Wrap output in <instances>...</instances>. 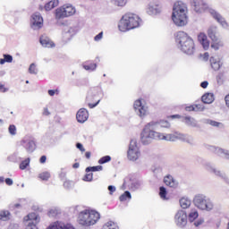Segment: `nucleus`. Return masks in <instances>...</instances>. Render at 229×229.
<instances>
[{
	"label": "nucleus",
	"mask_w": 229,
	"mask_h": 229,
	"mask_svg": "<svg viewBox=\"0 0 229 229\" xmlns=\"http://www.w3.org/2000/svg\"><path fill=\"white\" fill-rule=\"evenodd\" d=\"M180 206L182 208H189V207H191V199L187 198H182L180 199Z\"/></svg>",
	"instance_id": "nucleus-32"
},
{
	"label": "nucleus",
	"mask_w": 229,
	"mask_h": 229,
	"mask_svg": "<svg viewBox=\"0 0 229 229\" xmlns=\"http://www.w3.org/2000/svg\"><path fill=\"white\" fill-rule=\"evenodd\" d=\"M100 215L95 210H84L79 214L78 221L82 226H92L100 219Z\"/></svg>",
	"instance_id": "nucleus-6"
},
{
	"label": "nucleus",
	"mask_w": 229,
	"mask_h": 229,
	"mask_svg": "<svg viewBox=\"0 0 229 229\" xmlns=\"http://www.w3.org/2000/svg\"><path fill=\"white\" fill-rule=\"evenodd\" d=\"M140 157V149L137 145V140H131L129 144V148L127 151V158L131 162H135L139 160Z\"/></svg>",
	"instance_id": "nucleus-9"
},
{
	"label": "nucleus",
	"mask_w": 229,
	"mask_h": 229,
	"mask_svg": "<svg viewBox=\"0 0 229 229\" xmlns=\"http://www.w3.org/2000/svg\"><path fill=\"white\" fill-rule=\"evenodd\" d=\"M210 151H214L216 155H218V157H225L227 160H229V150H225L219 147H214L210 146L209 147Z\"/></svg>",
	"instance_id": "nucleus-20"
},
{
	"label": "nucleus",
	"mask_w": 229,
	"mask_h": 229,
	"mask_svg": "<svg viewBox=\"0 0 229 229\" xmlns=\"http://www.w3.org/2000/svg\"><path fill=\"white\" fill-rule=\"evenodd\" d=\"M56 92H58V89L55 90V89H49L48 90V95L53 97L55 96V94H56Z\"/></svg>",
	"instance_id": "nucleus-61"
},
{
	"label": "nucleus",
	"mask_w": 229,
	"mask_h": 229,
	"mask_svg": "<svg viewBox=\"0 0 229 229\" xmlns=\"http://www.w3.org/2000/svg\"><path fill=\"white\" fill-rule=\"evenodd\" d=\"M200 87H201L202 89H207V87H208V81H202V82L200 83Z\"/></svg>",
	"instance_id": "nucleus-59"
},
{
	"label": "nucleus",
	"mask_w": 229,
	"mask_h": 229,
	"mask_svg": "<svg viewBox=\"0 0 229 229\" xmlns=\"http://www.w3.org/2000/svg\"><path fill=\"white\" fill-rule=\"evenodd\" d=\"M46 160H47V157L46 156H42L39 159L40 164H46Z\"/></svg>",
	"instance_id": "nucleus-62"
},
{
	"label": "nucleus",
	"mask_w": 229,
	"mask_h": 229,
	"mask_svg": "<svg viewBox=\"0 0 229 229\" xmlns=\"http://www.w3.org/2000/svg\"><path fill=\"white\" fill-rule=\"evenodd\" d=\"M148 15H160L162 13V4L158 1L149 2L147 7Z\"/></svg>",
	"instance_id": "nucleus-10"
},
{
	"label": "nucleus",
	"mask_w": 229,
	"mask_h": 229,
	"mask_svg": "<svg viewBox=\"0 0 229 229\" xmlns=\"http://www.w3.org/2000/svg\"><path fill=\"white\" fill-rule=\"evenodd\" d=\"M92 178H93V174L89 173L84 176L83 180L84 182H92Z\"/></svg>",
	"instance_id": "nucleus-51"
},
{
	"label": "nucleus",
	"mask_w": 229,
	"mask_h": 229,
	"mask_svg": "<svg viewBox=\"0 0 229 229\" xmlns=\"http://www.w3.org/2000/svg\"><path fill=\"white\" fill-rule=\"evenodd\" d=\"M225 101L226 106L229 108V95L225 96Z\"/></svg>",
	"instance_id": "nucleus-64"
},
{
	"label": "nucleus",
	"mask_w": 229,
	"mask_h": 229,
	"mask_svg": "<svg viewBox=\"0 0 229 229\" xmlns=\"http://www.w3.org/2000/svg\"><path fill=\"white\" fill-rule=\"evenodd\" d=\"M65 17H68L65 9L64 7L57 8L55 10V19H65Z\"/></svg>",
	"instance_id": "nucleus-28"
},
{
	"label": "nucleus",
	"mask_w": 229,
	"mask_h": 229,
	"mask_svg": "<svg viewBox=\"0 0 229 229\" xmlns=\"http://www.w3.org/2000/svg\"><path fill=\"white\" fill-rule=\"evenodd\" d=\"M9 133L11 135H15L17 133V128L15 127V125L9 126Z\"/></svg>",
	"instance_id": "nucleus-50"
},
{
	"label": "nucleus",
	"mask_w": 229,
	"mask_h": 229,
	"mask_svg": "<svg viewBox=\"0 0 229 229\" xmlns=\"http://www.w3.org/2000/svg\"><path fill=\"white\" fill-rule=\"evenodd\" d=\"M28 165H30V157L21 161V163L20 164V169L24 171V169H26L28 167Z\"/></svg>",
	"instance_id": "nucleus-44"
},
{
	"label": "nucleus",
	"mask_w": 229,
	"mask_h": 229,
	"mask_svg": "<svg viewBox=\"0 0 229 229\" xmlns=\"http://www.w3.org/2000/svg\"><path fill=\"white\" fill-rule=\"evenodd\" d=\"M63 8L64 9V12L67 17H71V15H74L76 12V9H74L72 5H64Z\"/></svg>",
	"instance_id": "nucleus-30"
},
{
	"label": "nucleus",
	"mask_w": 229,
	"mask_h": 229,
	"mask_svg": "<svg viewBox=\"0 0 229 229\" xmlns=\"http://www.w3.org/2000/svg\"><path fill=\"white\" fill-rule=\"evenodd\" d=\"M102 90L99 87L91 88L88 91V96L86 97V101L88 103V106L89 108H96L98 105L101 102V98H99L95 104H92V101H95V99H98L101 94Z\"/></svg>",
	"instance_id": "nucleus-8"
},
{
	"label": "nucleus",
	"mask_w": 229,
	"mask_h": 229,
	"mask_svg": "<svg viewBox=\"0 0 229 229\" xmlns=\"http://www.w3.org/2000/svg\"><path fill=\"white\" fill-rule=\"evenodd\" d=\"M140 187H142V182L140 181H136L131 183V191H139V189H140Z\"/></svg>",
	"instance_id": "nucleus-39"
},
{
	"label": "nucleus",
	"mask_w": 229,
	"mask_h": 229,
	"mask_svg": "<svg viewBox=\"0 0 229 229\" xmlns=\"http://www.w3.org/2000/svg\"><path fill=\"white\" fill-rule=\"evenodd\" d=\"M0 219H3V221H8V219H10V211H2L0 214Z\"/></svg>",
	"instance_id": "nucleus-41"
},
{
	"label": "nucleus",
	"mask_w": 229,
	"mask_h": 229,
	"mask_svg": "<svg viewBox=\"0 0 229 229\" xmlns=\"http://www.w3.org/2000/svg\"><path fill=\"white\" fill-rule=\"evenodd\" d=\"M175 42L178 49H180L185 55H194L196 47L194 40L184 31H178L175 35Z\"/></svg>",
	"instance_id": "nucleus-2"
},
{
	"label": "nucleus",
	"mask_w": 229,
	"mask_h": 229,
	"mask_svg": "<svg viewBox=\"0 0 229 229\" xmlns=\"http://www.w3.org/2000/svg\"><path fill=\"white\" fill-rule=\"evenodd\" d=\"M159 196L161 199L167 200V190L165 189V187H159Z\"/></svg>",
	"instance_id": "nucleus-34"
},
{
	"label": "nucleus",
	"mask_w": 229,
	"mask_h": 229,
	"mask_svg": "<svg viewBox=\"0 0 229 229\" xmlns=\"http://www.w3.org/2000/svg\"><path fill=\"white\" fill-rule=\"evenodd\" d=\"M209 13L210 15H212L213 19H215V21L222 26V28H224L225 30H228L229 25L228 22H226L225 17H223L219 13H217L214 9H210Z\"/></svg>",
	"instance_id": "nucleus-16"
},
{
	"label": "nucleus",
	"mask_w": 229,
	"mask_h": 229,
	"mask_svg": "<svg viewBox=\"0 0 229 229\" xmlns=\"http://www.w3.org/2000/svg\"><path fill=\"white\" fill-rule=\"evenodd\" d=\"M211 47L212 49H215V51H218L219 47H223V43L219 39L218 41H213Z\"/></svg>",
	"instance_id": "nucleus-40"
},
{
	"label": "nucleus",
	"mask_w": 229,
	"mask_h": 229,
	"mask_svg": "<svg viewBox=\"0 0 229 229\" xmlns=\"http://www.w3.org/2000/svg\"><path fill=\"white\" fill-rule=\"evenodd\" d=\"M193 204L199 210H206V212L214 210V201L205 194L195 195L193 198Z\"/></svg>",
	"instance_id": "nucleus-7"
},
{
	"label": "nucleus",
	"mask_w": 229,
	"mask_h": 229,
	"mask_svg": "<svg viewBox=\"0 0 229 229\" xmlns=\"http://www.w3.org/2000/svg\"><path fill=\"white\" fill-rule=\"evenodd\" d=\"M39 178L45 182H47L49 180V178H51V174H49L48 172H44L39 174Z\"/></svg>",
	"instance_id": "nucleus-42"
},
{
	"label": "nucleus",
	"mask_w": 229,
	"mask_h": 229,
	"mask_svg": "<svg viewBox=\"0 0 229 229\" xmlns=\"http://www.w3.org/2000/svg\"><path fill=\"white\" fill-rule=\"evenodd\" d=\"M120 201H126V199H131V193L129 191H126L119 198Z\"/></svg>",
	"instance_id": "nucleus-38"
},
{
	"label": "nucleus",
	"mask_w": 229,
	"mask_h": 229,
	"mask_svg": "<svg viewBox=\"0 0 229 229\" xmlns=\"http://www.w3.org/2000/svg\"><path fill=\"white\" fill-rule=\"evenodd\" d=\"M202 123H204V124H210L211 126H215L216 128H219V126H223V123L216 121L210 120V119H203Z\"/></svg>",
	"instance_id": "nucleus-31"
},
{
	"label": "nucleus",
	"mask_w": 229,
	"mask_h": 229,
	"mask_svg": "<svg viewBox=\"0 0 229 229\" xmlns=\"http://www.w3.org/2000/svg\"><path fill=\"white\" fill-rule=\"evenodd\" d=\"M140 26V17L134 13H126L122 17L118 24L120 31H130Z\"/></svg>",
	"instance_id": "nucleus-4"
},
{
	"label": "nucleus",
	"mask_w": 229,
	"mask_h": 229,
	"mask_svg": "<svg viewBox=\"0 0 229 229\" xmlns=\"http://www.w3.org/2000/svg\"><path fill=\"white\" fill-rule=\"evenodd\" d=\"M134 110L139 115V117H146V114H148V107L146 106L142 105V100L138 99L134 102L133 105Z\"/></svg>",
	"instance_id": "nucleus-14"
},
{
	"label": "nucleus",
	"mask_w": 229,
	"mask_h": 229,
	"mask_svg": "<svg viewBox=\"0 0 229 229\" xmlns=\"http://www.w3.org/2000/svg\"><path fill=\"white\" fill-rule=\"evenodd\" d=\"M184 123L187 126H191V128H196V126H198V121L191 116H185Z\"/></svg>",
	"instance_id": "nucleus-26"
},
{
	"label": "nucleus",
	"mask_w": 229,
	"mask_h": 229,
	"mask_svg": "<svg viewBox=\"0 0 229 229\" xmlns=\"http://www.w3.org/2000/svg\"><path fill=\"white\" fill-rule=\"evenodd\" d=\"M209 62H210V65L214 71H219V69H221L222 64H221V61L219 60V58H216V57L212 56V57H210Z\"/></svg>",
	"instance_id": "nucleus-23"
},
{
	"label": "nucleus",
	"mask_w": 229,
	"mask_h": 229,
	"mask_svg": "<svg viewBox=\"0 0 229 229\" xmlns=\"http://www.w3.org/2000/svg\"><path fill=\"white\" fill-rule=\"evenodd\" d=\"M208 37L212 40V42L219 41V29H217V26L211 25L208 29Z\"/></svg>",
	"instance_id": "nucleus-17"
},
{
	"label": "nucleus",
	"mask_w": 229,
	"mask_h": 229,
	"mask_svg": "<svg viewBox=\"0 0 229 229\" xmlns=\"http://www.w3.org/2000/svg\"><path fill=\"white\" fill-rule=\"evenodd\" d=\"M198 40L199 44H201L203 49L207 50L208 47H210V41H208V38L207 37V34L200 32L198 35Z\"/></svg>",
	"instance_id": "nucleus-19"
},
{
	"label": "nucleus",
	"mask_w": 229,
	"mask_h": 229,
	"mask_svg": "<svg viewBox=\"0 0 229 229\" xmlns=\"http://www.w3.org/2000/svg\"><path fill=\"white\" fill-rule=\"evenodd\" d=\"M44 26V19L39 13H35L31 15L30 27L32 30H40Z\"/></svg>",
	"instance_id": "nucleus-11"
},
{
	"label": "nucleus",
	"mask_w": 229,
	"mask_h": 229,
	"mask_svg": "<svg viewBox=\"0 0 229 229\" xmlns=\"http://www.w3.org/2000/svg\"><path fill=\"white\" fill-rule=\"evenodd\" d=\"M190 3L196 13H201L208 8V4L204 0H191Z\"/></svg>",
	"instance_id": "nucleus-12"
},
{
	"label": "nucleus",
	"mask_w": 229,
	"mask_h": 229,
	"mask_svg": "<svg viewBox=\"0 0 229 229\" xmlns=\"http://www.w3.org/2000/svg\"><path fill=\"white\" fill-rule=\"evenodd\" d=\"M59 1L58 0H52L45 4L46 12H50L53 8H56L58 6Z\"/></svg>",
	"instance_id": "nucleus-27"
},
{
	"label": "nucleus",
	"mask_w": 229,
	"mask_h": 229,
	"mask_svg": "<svg viewBox=\"0 0 229 229\" xmlns=\"http://www.w3.org/2000/svg\"><path fill=\"white\" fill-rule=\"evenodd\" d=\"M13 62V56L10 54H4V58L0 59V65H4V64H12Z\"/></svg>",
	"instance_id": "nucleus-29"
},
{
	"label": "nucleus",
	"mask_w": 229,
	"mask_h": 229,
	"mask_svg": "<svg viewBox=\"0 0 229 229\" xmlns=\"http://www.w3.org/2000/svg\"><path fill=\"white\" fill-rule=\"evenodd\" d=\"M103 229H119V226L115 223L109 221L103 225Z\"/></svg>",
	"instance_id": "nucleus-37"
},
{
	"label": "nucleus",
	"mask_w": 229,
	"mask_h": 229,
	"mask_svg": "<svg viewBox=\"0 0 229 229\" xmlns=\"http://www.w3.org/2000/svg\"><path fill=\"white\" fill-rule=\"evenodd\" d=\"M83 67L86 71H96L98 64H84Z\"/></svg>",
	"instance_id": "nucleus-46"
},
{
	"label": "nucleus",
	"mask_w": 229,
	"mask_h": 229,
	"mask_svg": "<svg viewBox=\"0 0 229 229\" xmlns=\"http://www.w3.org/2000/svg\"><path fill=\"white\" fill-rule=\"evenodd\" d=\"M96 171H103L102 165L89 166L86 168V173H96Z\"/></svg>",
	"instance_id": "nucleus-35"
},
{
	"label": "nucleus",
	"mask_w": 229,
	"mask_h": 229,
	"mask_svg": "<svg viewBox=\"0 0 229 229\" xmlns=\"http://www.w3.org/2000/svg\"><path fill=\"white\" fill-rule=\"evenodd\" d=\"M5 183L6 185H13V180H12L11 178H6Z\"/></svg>",
	"instance_id": "nucleus-60"
},
{
	"label": "nucleus",
	"mask_w": 229,
	"mask_h": 229,
	"mask_svg": "<svg viewBox=\"0 0 229 229\" xmlns=\"http://www.w3.org/2000/svg\"><path fill=\"white\" fill-rule=\"evenodd\" d=\"M39 42L43 47H55V43L46 35L39 38Z\"/></svg>",
	"instance_id": "nucleus-21"
},
{
	"label": "nucleus",
	"mask_w": 229,
	"mask_h": 229,
	"mask_svg": "<svg viewBox=\"0 0 229 229\" xmlns=\"http://www.w3.org/2000/svg\"><path fill=\"white\" fill-rule=\"evenodd\" d=\"M78 123H83L89 119V111L86 108H81L76 114Z\"/></svg>",
	"instance_id": "nucleus-18"
},
{
	"label": "nucleus",
	"mask_w": 229,
	"mask_h": 229,
	"mask_svg": "<svg viewBox=\"0 0 229 229\" xmlns=\"http://www.w3.org/2000/svg\"><path fill=\"white\" fill-rule=\"evenodd\" d=\"M202 103L205 105H210L211 103H214V94L212 93H206L201 98Z\"/></svg>",
	"instance_id": "nucleus-25"
},
{
	"label": "nucleus",
	"mask_w": 229,
	"mask_h": 229,
	"mask_svg": "<svg viewBox=\"0 0 229 229\" xmlns=\"http://www.w3.org/2000/svg\"><path fill=\"white\" fill-rule=\"evenodd\" d=\"M175 224L180 228H183L187 225V213L184 210H179L174 216Z\"/></svg>",
	"instance_id": "nucleus-15"
},
{
	"label": "nucleus",
	"mask_w": 229,
	"mask_h": 229,
	"mask_svg": "<svg viewBox=\"0 0 229 229\" xmlns=\"http://www.w3.org/2000/svg\"><path fill=\"white\" fill-rule=\"evenodd\" d=\"M58 214H60V210H58L56 208H52L48 210L47 216L49 217H56Z\"/></svg>",
	"instance_id": "nucleus-36"
},
{
	"label": "nucleus",
	"mask_w": 229,
	"mask_h": 229,
	"mask_svg": "<svg viewBox=\"0 0 229 229\" xmlns=\"http://www.w3.org/2000/svg\"><path fill=\"white\" fill-rule=\"evenodd\" d=\"M187 5L182 2H177L174 4L172 21L176 26H185L187 24Z\"/></svg>",
	"instance_id": "nucleus-5"
},
{
	"label": "nucleus",
	"mask_w": 229,
	"mask_h": 229,
	"mask_svg": "<svg viewBox=\"0 0 229 229\" xmlns=\"http://www.w3.org/2000/svg\"><path fill=\"white\" fill-rule=\"evenodd\" d=\"M29 72L30 74H38V70H37V65L35 63H32L29 67Z\"/></svg>",
	"instance_id": "nucleus-43"
},
{
	"label": "nucleus",
	"mask_w": 229,
	"mask_h": 229,
	"mask_svg": "<svg viewBox=\"0 0 229 229\" xmlns=\"http://www.w3.org/2000/svg\"><path fill=\"white\" fill-rule=\"evenodd\" d=\"M21 145L26 149L28 153H33L37 148V144H35V140L30 137H25Z\"/></svg>",
	"instance_id": "nucleus-13"
},
{
	"label": "nucleus",
	"mask_w": 229,
	"mask_h": 229,
	"mask_svg": "<svg viewBox=\"0 0 229 229\" xmlns=\"http://www.w3.org/2000/svg\"><path fill=\"white\" fill-rule=\"evenodd\" d=\"M0 92H8V88H5L4 85L0 83Z\"/></svg>",
	"instance_id": "nucleus-58"
},
{
	"label": "nucleus",
	"mask_w": 229,
	"mask_h": 229,
	"mask_svg": "<svg viewBox=\"0 0 229 229\" xmlns=\"http://www.w3.org/2000/svg\"><path fill=\"white\" fill-rule=\"evenodd\" d=\"M164 183L168 187H172L173 189H176L178 187V182L173 178V175H166L164 178Z\"/></svg>",
	"instance_id": "nucleus-22"
},
{
	"label": "nucleus",
	"mask_w": 229,
	"mask_h": 229,
	"mask_svg": "<svg viewBox=\"0 0 229 229\" xmlns=\"http://www.w3.org/2000/svg\"><path fill=\"white\" fill-rule=\"evenodd\" d=\"M110 160H112L110 156H105L98 160V164H106L107 162H110Z\"/></svg>",
	"instance_id": "nucleus-48"
},
{
	"label": "nucleus",
	"mask_w": 229,
	"mask_h": 229,
	"mask_svg": "<svg viewBox=\"0 0 229 229\" xmlns=\"http://www.w3.org/2000/svg\"><path fill=\"white\" fill-rule=\"evenodd\" d=\"M64 189H72V182L70 181H65L64 182Z\"/></svg>",
	"instance_id": "nucleus-52"
},
{
	"label": "nucleus",
	"mask_w": 229,
	"mask_h": 229,
	"mask_svg": "<svg viewBox=\"0 0 229 229\" xmlns=\"http://www.w3.org/2000/svg\"><path fill=\"white\" fill-rule=\"evenodd\" d=\"M216 81L219 85H223V81H225V73L219 72L216 76Z\"/></svg>",
	"instance_id": "nucleus-47"
},
{
	"label": "nucleus",
	"mask_w": 229,
	"mask_h": 229,
	"mask_svg": "<svg viewBox=\"0 0 229 229\" xmlns=\"http://www.w3.org/2000/svg\"><path fill=\"white\" fill-rule=\"evenodd\" d=\"M156 138L154 140H167L168 142H176V140H181V142H186L190 146H196V141L194 137L189 134L175 131L174 133H155Z\"/></svg>",
	"instance_id": "nucleus-3"
},
{
	"label": "nucleus",
	"mask_w": 229,
	"mask_h": 229,
	"mask_svg": "<svg viewBox=\"0 0 229 229\" xmlns=\"http://www.w3.org/2000/svg\"><path fill=\"white\" fill-rule=\"evenodd\" d=\"M107 190L109 191L110 196H112V194H114V192H115V191H116L115 186H114V185H109L107 187Z\"/></svg>",
	"instance_id": "nucleus-53"
},
{
	"label": "nucleus",
	"mask_w": 229,
	"mask_h": 229,
	"mask_svg": "<svg viewBox=\"0 0 229 229\" xmlns=\"http://www.w3.org/2000/svg\"><path fill=\"white\" fill-rule=\"evenodd\" d=\"M111 3H113L114 6H124L126 0H111Z\"/></svg>",
	"instance_id": "nucleus-45"
},
{
	"label": "nucleus",
	"mask_w": 229,
	"mask_h": 229,
	"mask_svg": "<svg viewBox=\"0 0 229 229\" xmlns=\"http://www.w3.org/2000/svg\"><path fill=\"white\" fill-rule=\"evenodd\" d=\"M51 113H49V110L47 109V107L44 108V112H43V115H49Z\"/></svg>",
	"instance_id": "nucleus-63"
},
{
	"label": "nucleus",
	"mask_w": 229,
	"mask_h": 229,
	"mask_svg": "<svg viewBox=\"0 0 229 229\" xmlns=\"http://www.w3.org/2000/svg\"><path fill=\"white\" fill-rule=\"evenodd\" d=\"M101 38H103V32H100L97 36H95L94 40L96 42H99V40H101Z\"/></svg>",
	"instance_id": "nucleus-56"
},
{
	"label": "nucleus",
	"mask_w": 229,
	"mask_h": 229,
	"mask_svg": "<svg viewBox=\"0 0 229 229\" xmlns=\"http://www.w3.org/2000/svg\"><path fill=\"white\" fill-rule=\"evenodd\" d=\"M160 128H171V123L167 120L152 121L145 125L141 133L140 140L144 146H148L153 142L154 139H157L155 133H162L157 131Z\"/></svg>",
	"instance_id": "nucleus-1"
},
{
	"label": "nucleus",
	"mask_w": 229,
	"mask_h": 229,
	"mask_svg": "<svg viewBox=\"0 0 229 229\" xmlns=\"http://www.w3.org/2000/svg\"><path fill=\"white\" fill-rule=\"evenodd\" d=\"M195 106V112H203V110H205V106H203L202 104H196L194 105Z\"/></svg>",
	"instance_id": "nucleus-49"
},
{
	"label": "nucleus",
	"mask_w": 229,
	"mask_h": 229,
	"mask_svg": "<svg viewBox=\"0 0 229 229\" xmlns=\"http://www.w3.org/2000/svg\"><path fill=\"white\" fill-rule=\"evenodd\" d=\"M74 35H76V30H74V28L72 27L64 28V37L67 38L68 40H71V38H72Z\"/></svg>",
	"instance_id": "nucleus-24"
},
{
	"label": "nucleus",
	"mask_w": 229,
	"mask_h": 229,
	"mask_svg": "<svg viewBox=\"0 0 229 229\" xmlns=\"http://www.w3.org/2000/svg\"><path fill=\"white\" fill-rule=\"evenodd\" d=\"M76 148H77V149H80V151H81L82 153L85 152V148H83V144L77 143Z\"/></svg>",
	"instance_id": "nucleus-57"
},
{
	"label": "nucleus",
	"mask_w": 229,
	"mask_h": 229,
	"mask_svg": "<svg viewBox=\"0 0 229 229\" xmlns=\"http://www.w3.org/2000/svg\"><path fill=\"white\" fill-rule=\"evenodd\" d=\"M186 112H196V106L194 105H191L190 106L185 107Z\"/></svg>",
	"instance_id": "nucleus-54"
},
{
	"label": "nucleus",
	"mask_w": 229,
	"mask_h": 229,
	"mask_svg": "<svg viewBox=\"0 0 229 229\" xmlns=\"http://www.w3.org/2000/svg\"><path fill=\"white\" fill-rule=\"evenodd\" d=\"M9 162H17V154H13L8 157Z\"/></svg>",
	"instance_id": "nucleus-55"
},
{
	"label": "nucleus",
	"mask_w": 229,
	"mask_h": 229,
	"mask_svg": "<svg viewBox=\"0 0 229 229\" xmlns=\"http://www.w3.org/2000/svg\"><path fill=\"white\" fill-rule=\"evenodd\" d=\"M199 216V215L198 214V211L196 209L191 210V212L188 215V219L190 223H193V221H196Z\"/></svg>",
	"instance_id": "nucleus-33"
}]
</instances>
